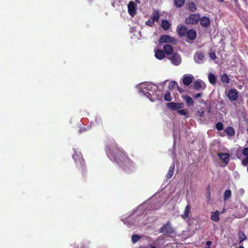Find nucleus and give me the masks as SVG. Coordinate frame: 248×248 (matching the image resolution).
<instances>
[{"label":"nucleus","instance_id":"1","mask_svg":"<svg viewBox=\"0 0 248 248\" xmlns=\"http://www.w3.org/2000/svg\"><path fill=\"white\" fill-rule=\"evenodd\" d=\"M105 150L108 157L120 166L123 160L125 161V159H127L130 161V159L125 155L124 150L118 147L116 143L114 144V147L111 145H107Z\"/></svg>","mask_w":248,"mask_h":248},{"label":"nucleus","instance_id":"2","mask_svg":"<svg viewBox=\"0 0 248 248\" xmlns=\"http://www.w3.org/2000/svg\"><path fill=\"white\" fill-rule=\"evenodd\" d=\"M76 167L81 171L82 174H84L87 170V167L85 160L83 158L81 153L80 152L75 151L73 155Z\"/></svg>","mask_w":248,"mask_h":248},{"label":"nucleus","instance_id":"3","mask_svg":"<svg viewBox=\"0 0 248 248\" xmlns=\"http://www.w3.org/2000/svg\"><path fill=\"white\" fill-rule=\"evenodd\" d=\"M159 232L164 234H171L174 233L175 231L171 226L170 222L168 221L159 229Z\"/></svg>","mask_w":248,"mask_h":248},{"label":"nucleus","instance_id":"4","mask_svg":"<svg viewBox=\"0 0 248 248\" xmlns=\"http://www.w3.org/2000/svg\"><path fill=\"white\" fill-rule=\"evenodd\" d=\"M200 16L198 14H191L185 19L186 24L195 25L198 23L200 20Z\"/></svg>","mask_w":248,"mask_h":248},{"label":"nucleus","instance_id":"5","mask_svg":"<svg viewBox=\"0 0 248 248\" xmlns=\"http://www.w3.org/2000/svg\"><path fill=\"white\" fill-rule=\"evenodd\" d=\"M176 42L175 38L167 34L162 35L159 40V43L161 44L165 43L175 44Z\"/></svg>","mask_w":248,"mask_h":248},{"label":"nucleus","instance_id":"6","mask_svg":"<svg viewBox=\"0 0 248 248\" xmlns=\"http://www.w3.org/2000/svg\"><path fill=\"white\" fill-rule=\"evenodd\" d=\"M227 96L230 100L236 101L238 98V92L235 89H231L229 91Z\"/></svg>","mask_w":248,"mask_h":248},{"label":"nucleus","instance_id":"7","mask_svg":"<svg viewBox=\"0 0 248 248\" xmlns=\"http://www.w3.org/2000/svg\"><path fill=\"white\" fill-rule=\"evenodd\" d=\"M167 106L171 110H178L184 107V104L182 103L170 102L167 104Z\"/></svg>","mask_w":248,"mask_h":248},{"label":"nucleus","instance_id":"8","mask_svg":"<svg viewBox=\"0 0 248 248\" xmlns=\"http://www.w3.org/2000/svg\"><path fill=\"white\" fill-rule=\"evenodd\" d=\"M169 59L171 61L172 64L178 65L181 62V59L180 56L177 53H173L172 54Z\"/></svg>","mask_w":248,"mask_h":248},{"label":"nucleus","instance_id":"9","mask_svg":"<svg viewBox=\"0 0 248 248\" xmlns=\"http://www.w3.org/2000/svg\"><path fill=\"white\" fill-rule=\"evenodd\" d=\"M194 58L196 63L202 64L203 62L204 59V53L201 51H197L194 54Z\"/></svg>","mask_w":248,"mask_h":248},{"label":"nucleus","instance_id":"10","mask_svg":"<svg viewBox=\"0 0 248 248\" xmlns=\"http://www.w3.org/2000/svg\"><path fill=\"white\" fill-rule=\"evenodd\" d=\"M177 32L180 37L185 36L187 31V28L183 25H179L176 29Z\"/></svg>","mask_w":248,"mask_h":248},{"label":"nucleus","instance_id":"11","mask_svg":"<svg viewBox=\"0 0 248 248\" xmlns=\"http://www.w3.org/2000/svg\"><path fill=\"white\" fill-rule=\"evenodd\" d=\"M217 156L219 159L223 161L225 165H227L230 161V154L228 153H218Z\"/></svg>","mask_w":248,"mask_h":248},{"label":"nucleus","instance_id":"12","mask_svg":"<svg viewBox=\"0 0 248 248\" xmlns=\"http://www.w3.org/2000/svg\"><path fill=\"white\" fill-rule=\"evenodd\" d=\"M128 13L130 16H134L137 11L136 5L133 1H130L128 4Z\"/></svg>","mask_w":248,"mask_h":248},{"label":"nucleus","instance_id":"13","mask_svg":"<svg viewBox=\"0 0 248 248\" xmlns=\"http://www.w3.org/2000/svg\"><path fill=\"white\" fill-rule=\"evenodd\" d=\"M205 84L201 80H197L194 82L193 84V88L197 91L200 90H203L205 88Z\"/></svg>","mask_w":248,"mask_h":248},{"label":"nucleus","instance_id":"14","mask_svg":"<svg viewBox=\"0 0 248 248\" xmlns=\"http://www.w3.org/2000/svg\"><path fill=\"white\" fill-rule=\"evenodd\" d=\"M194 77L191 75H185L183 78V83L185 85L189 86L191 84Z\"/></svg>","mask_w":248,"mask_h":248},{"label":"nucleus","instance_id":"15","mask_svg":"<svg viewBox=\"0 0 248 248\" xmlns=\"http://www.w3.org/2000/svg\"><path fill=\"white\" fill-rule=\"evenodd\" d=\"M199 20L200 24L204 28H206L210 25V20L207 16H202Z\"/></svg>","mask_w":248,"mask_h":248},{"label":"nucleus","instance_id":"16","mask_svg":"<svg viewBox=\"0 0 248 248\" xmlns=\"http://www.w3.org/2000/svg\"><path fill=\"white\" fill-rule=\"evenodd\" d=\"M186 36L188 39L193 40L197 37V32L195 30L190 29L187 31Z\"/></svg>","mask_w":248,"mask_h":248},{"label":"nucleus","instance_id":"17","mask_svg":"<svg viewBox=\"0 0 248 248\" xmlns=\"http://www.w3.org/2000/svg\"><path fill=\"white\" fill-rule=\"evenodd\" d=\"M242 155L245 156H248V147L244 148L242 151L239 149L236 150V155L238 158H241Z\"/></svg>","mask_w":248,"mask_h":248},{"label":"nucleus","instance_id":"18","mask_svg":"<svg viewBox=\"0 0 248 248\" xmlns=\"http://www.w3.org/2000/svg\"><path fill=\"white\" fill-rule=\"evenodd\" d=\"M191 210V206L189 203L186 205V207H185L184 214L181 215L182 217L184 219H187L189 217V215L190 213Z\"/></svg>","mask_w":248,"mask_h":248},{"label":"nucleus","instance_id":"19","mask_svg":"<svg viewBox=\"0 0 248 248\" xmlns=\"http://www.w3.org/2000/svg\"><path fill=\"white\" fill-rule=\"evenodd\" d=\"M163 49L165 53H166L167 55H170L173 54V47L169 44H165L163 46Z\"/></svg>","mask_w":248,"mask_h":248},{"label":"nucleus","instance_id":"20","mask_svg":"<svg viewBox=\"0 0 248 248\" xmlns=\"http://www.w3.org/2000/svg\"><path fill=\"white\" fill-rule=\"evenodd\" d=\"M155 57L158 60H162L165 57L164 51L161 49H157L155 51Z\"/></svg>","mask_w":248,"mask_h":248},{"label":"nucleus","instance_id":"21","mask_svg":"<svg viewBox=\"0 0 248 248\" xmlns=\"http://www.w3.org/2000/svg\"><path fill=\"white\" fill-rule=\"evenodd\" d=\"M183 98L186 100V105L188 107H191L194 105V102L193 99L188 95H186L183 96Z\"/></svg>","mask_w":248,"mask_h":248},{"label":"nucleus","instance_id":"22","mask_svg":"<svg viewBox=\"0 0 248 248\" xmlns=\"http://www.w3.org/2000/svg\"><path fill=\"white\" fill-rule=\"evenodd\" d=\"M211 214V219L214 221L218 222L219 220V212L218 211L212 212Z\"/></svg>","mask_w":248,"mask_h":248},{"label":"nucleus","instance_id":"23","mask_svg":"<svg viewBox=\"0 0 248 248\" xmlns=\"http://www.w3.org/2000/svg\"><path fill=\"white\" fill-rule=\"evenodd\" d=\"M159 18V14L158 10H154L152 13L151 19L154 22H158Z\"/></svg>","mask_w":248,"mask_h":248},{"label":"nucleus","instance_id":"24","mask_svg":"<svg viewBox=\"0 0 248 248\" xmlns=\"http://www.w3.org/2000/svg\"><path fill=\"white\" fill-rule=\"evenodd\" d=\"M170 22L166 19L163 20L161 22V27L164 30H168L170 28Z\"/></svg>","mask_w":248,"mask_h":248},{"label":"nucleus","instance_id":"25","mask_svg":"<svg viewBox=\"0 0 248 248\" xmlns=\"http://www.w3.org/2000/svg\"><path fill=\"white\" fill-rule=\"evenodd\" d=\"M208 79H209V82L212 85H214L217 83V78H216V76L212 73H210L209 74Z\"/></svg>","mask_w":248,"mask_h":248},{"label":"nucleus","instance_id":"26","mask_svg":"<svg viewBox=\"0 0 248 248\" xmlns=\"http://www.w3.org/2000/svg\"><path fill=\"white\" fill-rule=\"evenodd\" d=\"M174 170V164H172L170 167L168 172L166 175L167 179H170L173 175Z\"/></svg>","mask_w":248,"mask_h":248},{"label":"nucleus","instance_id":"27","mask_svg":"<svg viewBox=\"0 0 248 248\" xmlns=\"http://www.w3.org/2000/svg\"><path fill=\"white\" fill-rule=\"evenodd\" d=\"M221 80L223 83L228 84L230 83V78L227 74H223L221 76Z\"/></svg>","mask_w":248,"mask_h":248},{"label":"nucleus","instance_id":"28","mask_svg":"<svg viewBox=\"0 0 248 248\" xmlns=\"http://www.w3.org/2000/svg\"><path fill=\"white\" fill-rule=\"evenodd\" d=\"M225 132L227 135L230 136H232L235 134V131L234 129L231 126H228L226 128Z\"/></svg>","mask_w":248,"mask_h":248},{"label":"nucleus","instance_id":"29","mask_svg":"<svg viewBox=\"0 0 248 248\" xmlns=\"http://www.w3.org/2000/svg\"><path fill=\"white\" fill-rule=\"evenodd\" d=\"M185 0H174V4L177 8L183 7L185 4Z\"/></svg>","mask_w":248,"mask_h":248},{"label":"nucleus","instance_id":"30","mask_svg":"<svg viewBox=\"0 0 248 248\" xmlns=\"http://www.w3.org/2000/svg\"><path fill=\"white\" fill-rule=\"evenodd\" d=\"M188 9L191 12H195L197 10V6L193 1H190L188 3Z\"/></svg>","mask_w":248,"mask_h":248},{"label":"nucleus","instance_id":"31","mask_svg":"<svg viewBox=\"0 0 248 248\" xmlns=\"http://www.w3.org/2000/svg\"><path fill=\"white\" fill-rule=\"evenodd\" d=\"M232 195V192L231 190L227 189L226 190L223 195V200L224 201H227V200L229 199L231 197Z\"/></svg>","mask_w":248,"mask_h":248},{"label":"nucleus","instance_id":"32","mask_svg":"<svg viewBox=\"0 0 248 248\" xmlns=\"http://www.w3.org/2000/svg\"><path fill=\"white\" fill-rule=\"evenodd\" d=\"M238 238L239 240V244H240L243 241L246 239L247 237L244 232L241 231L238 233Z\"/></svg>","mask_w":248,"mask_h":248},{"label":"nucleus","instance_id":"33","mask_svg":"<svg viewBox=\"0 0 248 248\" xmlns=\"http://www.w3.org/2000/svg\"><path fill=\"white\" fill-rule=\"evenodd\" d=\"M164 99L167 101H171L172 98L170 95V93L167 91L164 95Z\"/></svg>","mask_w":248,"mask_h":248},{"label":"nucleus","instance_id":"34","mask_svg":"<svg viewBox=\"0 0 248 248\" xmlns=\"http://www.w3.org/2000/svg\"><path fill=\"white\" fill-rule=\"evenodd\" d=\"M177 112L180 115L186 116V118H188L187 114L188 113V110L187 109H179Z\"/></svg>","mask_w":248,"mask_h":248},{"label":"nucleus","instance_id":"35","mask_svg":"<svg viewBox=\"0 0 248 248\" xmlns=\"http://www.w3.org/2000/svg\"><path fill=\"white\" fill-rule=\"evenodd\" d=\"M177 83L175 81H171L169 85V90H173L175 87L177 86Z\"/></svg>","mask_w":248,"mask_h":248},{"label":"nucleus","instance_id":"36","mask_svg":"<svg viewBox=\"0 0 248 248\" xmlns=\"http://www.w3.org/2000/svg\"><path fill=\"white\" fill-rule=\"evenodd\" d=\"M206 198L207 200V201L209 202L211 198V192H210V186H208L206 188Z\"/></svg>","mask_w":248,"mask_h":248},{"label":"nucleus","instance_id":"37","mask_svg":"<svg viewBox=\"0 0 248 248\" xmlns=\"http://www.w3.org/2000/svg\"><path fill=\"white\" fill-rule=\"evenodd\" d=\"M140 238V237L139 236L138 234H134L132 236V241L133 243H135L138 242Z\"/></svg>","mask_w":248,"mask_h":248},{"label":"nucleus","instance_id":"38","mask_svg":"<svg viewBox=\"0 0 248 248\" xmlns=\"http://www.w3.org/2000/svg\"><path fill=\"white\" fill-rule=\"evenodd\" d=\"M216 127L217 130L220 131L223 129V125L221 122H218L216 124Z\"/></svg>","mask_w":248,"mask_h":248},{"label":"nucleus","instance_id":"39","mask_svg":"<svg viewBox=\"0 0 248 248\" xmlns=\"http://www.w3.org/2000/svg\"><path fill=\"white\" fill-rule=\"evenodd\" d=\"M209 57L211 60H215L217 58L216 54L215 52L211 51L209 54Z\"/></svg>","mask_w":248,"mask_h":248},{"label":"nucleus","instance_id":"40","mask_svg":"<svg viewBox=\"0 0 248 248\" xmlns=\"http://www.w3.org/2000/svg\"><path fill=\"white\" fill-rule=\"evenodd\" d=\"M155 22L152 19H149L146 21V25L149 27H153Z\"/></svg>","mask_w":248,"mask_h":248},{"label":"nucleus","instance_id":"41","mask_svg":"<svg viewBox=\"0 0 248 248\" xmlns=\"http://www.w3.org/2000/svg\"><path fill=\"white\" fill-rule=\"evenodd\" d=\"M242 164L244 166H246L248 164V156H246L242 160Z\"/></svg>","mask_w":248,"mask_h":248},{"label":"nucleus","instance_id":"42","mask_svg":"<svg viewBox=\"0 0 248 248\" xmlns=\"http://www.w3.org/2000/svg\"><path fill=\"white\" fill-rule=\"evenodd\" d=\"M197 113L199 115V116L201 117H202L204 116V112L202 109H201V110H198L197 111Z\"/></svg>","mask_w":248,"mask_h":248},{"label":"nucleus","instance_id":"43","mask_svg":"<svg viewBox=\"0 0 248 248\" xmlns=\"http://www.w3.org/2000/svg\"><path fill=\"white\" fill-rule=\"evenodd\" d=\"M146 86L145 87V88L148 90V91H152L153 89L152 85L150 84H146Z\"/></svg>","mask_w":248,"mask_h":248},{"label":"nucleus","instance_id":"44","mask_svg":"<svg viewBox=\"0 0 248 248\" xmlns=\"http://www.w3.org/2000/svg\"><path fill=\"white\" fill-rule=\"evenodd\" d=\"M144 94L148 98L150 99V100L152 101H153L152 99V95L150 93H148V92H146V93H144Z\"/></svg>","mask_w":248,"mask_h":248},{"label":"nucleus","instance_id":"45","mask_svg":"<svg viewBox=\"0 0 248 248\" xmlns=\"http://www.w3.org/2000/svg\"><path fill=\"white\" fill-rule=\"evenodd\" d=\"M202 95V93H197V94L195 95L194 98H197L198 97H201Z\"/></svg>","mask_w":248,"mask_h":248},{"label":"nucleus","instance_id":"46","mask_svg":"<svg viewBox=\"0 0 248 248\" xmlns=\"http://www.w3.org/2000/svg\"><path fill=\"white\" fill-rule=\"evenodd\" d=\"M212 244V242L211 241H207L206 243V245L207 247H210V246Z\"/></svg>","mask_w":248,"mask_h":248},{"label":"nucleus","instance_id":"47","mask_svg":"<svg viewBox=\"0 0 248 248\" xmlns=\"http://www.w3.org/2000/svg\"><path fill=\"white\" fill-rule=\"evenodd\" d=\"M177 90H178V91L180 93H182L183 92L184 90L182 88H180L178 85H177Z\"/></svg>","mask_w":248,"mask_h":248},{"label":"nucleus","instance_id":"48","mask_svg":"<svg viewBox=\"0 0 248 248\" xmlns=\"http://www.w3.org/2000/svg\"><path fill=\"white\" fill-rule=\"evenodd\" d=\"M149 247H150V248H157V247H156L155 246H153L152 245H150Z\"/></svg>","mask_w":248,"mask_h":248},{"label":"nucleus","instance_id":"49","mask_svg":"<svg viewBox=\"0 0 248 248\" xmlns=\"http://www.w3.org/2000/svg\"><path fill=\"white\" fill-rule=\"evenodd\" d=\"M218 1L220 2H223L224 1V0H218Z\"/></svg>","mask_w":248,"mask_h":248},{"label":"nucleus","instance_id":"50","mask_svg":"<svg viewBox=\"0 0 248 248\" xmlns=\"http://www.w3.org/2000/svg\"><path fill=\"white\" fill-rule=\"evenodd\" d=\"M239 248H245L243 246L241 245L240 246H239Z\"/></svg>","mask_w":248,"mask_h":248},{"label":"nucleus","instance_id":"51","mask_svg":"<svg viewBox=\"0 0 248 248\" xmlns=\"http://www.w3.org/2000/svg\"><path fill=\"white\" fill-rule=\"evenodd\" d=\"M136 1L137 2H139V3H140V1L139 0H136Z\"/></svg>","mask_w":248,"mask_h":248},{"label":"nucleus","instance_id":"52","mask_svg":"<svg viewBox=\"0 0 248 248\" xmlns=\"http://www.w3.org/2000/svg\"><path fill=\"white\" fill-rule=\"evenodd\" d=\"M123 169H124V170H126V168H124V167H123Z\"/></svg>","mask_w":248,"mask_h":248},{"label":"nucleus","instance_id":"53","mask_svg":"<svg viewBox=\"0 0 248 248\" xmlns=\"http://www.w3.org/2000/svg\"><path fill=\"white\" fill-rule=\"evenodd\" d=\"M210 248V247H206V248Z\"/></svg>","mask_w":248,"mask_h":248}]
</instances>
